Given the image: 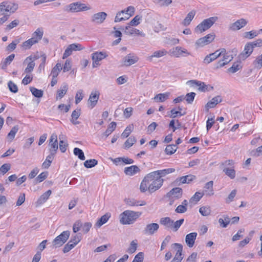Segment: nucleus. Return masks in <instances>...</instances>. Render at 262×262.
Listing matches in <instances>:
<instances>
[{
    "mask_svg": "<svg viewBox=\"0 0 262 262\" xmlns=\"http://www.w3.org/2000/svg\"><path fill=\"white\" fill-rule=\"evenodd\" d=\"M164 179H160L152 172L146 174L142 181L140 189L142 192L148 191L152 193L159 189L163 185Z\"/></svg>",
    "mask_w": 262,
    "mask_h": 262,
    "instance_id": "nucleus-1",
    "label": "nucleus"
},
{
    "mask_svg": "<svg viewBox=\"0 0 262 262\" xmlns=\"http://www.w3.org/2000/svg\"><path fill=\"white\" fill-rule=\"evenodd\" d=\"M141 214V212L125 210L120 215V222L123 225L132 224Z\"/></svg>",
    "mask_w": 262,
    "mask_h": 262,
    "instance_id": "nucleus-2",
    "label": "nucleus"
},
{
    "mask_svg": "<svg viewBox=\"0 0 262 262\" xmlns=\"http://www.w3.org/2000/svg\"><path fill=\"white\" fill-rule=\"evenodd\" d=\"M18 8L17 4L10 1H4L0 4V15L3 14L11 15Z\"/></svg>",
    "mask_w": 262,
    "mask_h": 262,
    "instance_id": "nucleus-3",
    "label": "nucleus"
},
{
    "mask_svg": "<svg viewBox=\"0 0 262 262\" xmlns=\"http://www.w3.org/2000/svg\"><path fill=\"white\" fill-rule=\"evenodd\" d=\"M91 9V7L89 5L82 3L80 2H76L67 6L65 11L71 13H77Z\"/></svg>",
    "mask_w": 262,
    "mask_h": 262,
    "instance_id": "nucleus-4",
    "label": "nucleus"
},
{
    "mask_svg": "<svg viewBox=\"0 0 262 262\" xmlns=\"http://www.w3.org/2000/svg\"><path fill=\"white\" fill-rule=\"evenodd\" d=\"M135 13V8L133 6H129L126 9L123 10L117 13L115 18V23L125 20L134 15Z\"/></svg>",
    "mask_w": 262,
    "mask_h": 262,
    "instance_id": "nucleus-5",
    "label": "nucleus"
},
{
    "mask_svg": "<svg viewBox=\"0 0 262 262\" xmlns=\"http://www.w3.org/2000/svg\"><path fill=\"white\" fill-rule=\"evenodd\" d=\"M217 20L218 17L217 16H213L205 19L196 26L195 31L202 33L209 29Z\"/></svg>",
    "mask_w": 262,
    "mask_h": 262,
    "instance_id": "nucleus-6",
    "label": "nucleus"
},
{
    "mask_svg": "<svg viewBox=\"0 0 262 262\" xmlns=\"http://www.w3.org/2000/svg\"><path fill=\"white\" fill-rule=\"evenodd\" d=\"M70 234L69 231H64L57 236L53 241V245L55 247H59L64 244L69 238Z\"/></svg>",
    "mask_w": 262,
    "mask_h": 262,
    "instance_id": "nucleus-7",
    "label": "nucleus"
},
{
    "mask_svg": "<svg viewBox=\"0 0 262 262\" xmlns=\"http://www.w3.org/2000/svg\"><path fill=\"white\" fill-rule=\"evenodd\" d=\"M220 52H223L222 53L223 59L219 60L216 64V68L217 69L223 67L230 62L233 58L232 55L227 52L225 49H221Z\"/></svg>",
    "mask_w": 262,
    "mask_h": 262,
    "instance_id": "nucleus-8",
    "label": "nucleus"
},
{
    "mask_svg": "<svg viewBox=\"0 0 262 262\" xmlns=\"http://www.w3.org/2000/svg\"><path fill=\"white\" fill-rule=\"evenodd\" d=\"M214 37L215 34L214 33L208 34L205 36L198 39L195 45L198 48L203 47L211 43L214 39Z\"/></svg>",
    "mask_w": 262,
    "mask_h": 262,
    "instance_id": "nucleus-9",
    "label": "nucleus"
},
{
    "mask_svg": "<svg viewBox=\"0 0 262 262\" xmlns=\"http://www.w3.org/2000/svg\"><path fill=\"white\" fill-rule=\"evenodd\" d=\"M159 225L157 223H149L146 225L143 230V233L146 235H154L159 230Z\"/></svg>",
    "mask_w": 262,
    "mask_h": 262,
    "instance_id": "nucleus-10",
    "label": "nucleus"
},
{
    "mask_svg": "<svg viewBox=\"0 0 262 262\" xmlns=\"http://www.w3.org/2000/svg\"><path fill=\"white\" fill-rule=\"evenodd\" d=\"M58 148L57 136L53 133L50 137L49 144L50 153L56 154Z\"/></svg>",
    "mask_w": 262,
    "mask_h": 262,
    "instance_id": "nucleus-11",
    "label": "nucleus"
},
{
    "mask_svg": "<svg viewBox=\"0 0 262 262\" xmlns=\"http://www.w3.org/2000/svg\"><path fill=\"white\" fill-rule=\"evenodd\" d=\"M248 20L245 18H241L230 25L229 30L231 31H236L246 26Z\"/></svg>",
    "mask_w": 262,
    "mask_h": 262,
    "instance_id": "nucleus-12",
    "label": "nucleus"
},
{
    "mask_svg": "<svg viewBox=\"0 0 262 262\" xmlns=\"http://www.w3.org/2000/svg\"><path fill=\"white\" fill-rule=\"evenodd\" d=\"M107 15L104 12L95 13L91 16V21L96 24H101L105 20Z\"/></svg>",
    "mask_w": 262,
    "mask_h": 262,
    "instance_id": "nucleus-13",
    "label": "nucleus"
},
{
    "mask_svg": "<svg viewBox=\"0 0 262 262\" xmlns=\"http://www.w3.org/2000/svg\"><path fill=\"white\" fill-rule=\"evenodd\" d=\"M254 48L249 42L247 43L244 47V51L238 55L239 60H244L249 57L253 51Z\"/></svg>",
    "mask_w": 262,
    "mask_h": 262,
    "instance_id": "nucleus-14",
    "label": "nucleus"
},
{
    "mask_svg": "<svg viewBox=\"0 0 262 262\" xmlns=\"http://www.w3.org/2000/svg\"><path fill=\"white\" fill-rule=\"evenodd\" d=\"M138 58L133 54H128L125 56L122 59L123 66L128 67L135 63L138 60Z\"/></svg>",
    "mask_w": 262,
    "mask_h": 262,
    "instance_id": "nucleus-15",
    "label": "nucleus"
},
{
    "mask_svg": "<svg viewBox=\"0 0 262 262\" xmlns=\"http://www.w3.org/2000/svg\"><path fill=\"white\" fill-rule=\"evenodd\" d=\"M183 53L186 55H190V53L186 49L179 46L173 48L170 50V55L176 57L182 56Z\"/></svg>",
    "mask_w": 262,
    "mask_h": 262,
    "instance_id": "nucleus-16",
    "label": "nucleus"
},
{
    "mask_svg": "<svg viewBox=\"0 0 262 262\" xmlns=\"http://www.w3.org/2000/svg\"><path fill=\"white\" fill-rule=\"evenodd\" d=\"M195 179V176L189 174L177 178L175 181V183L177 185H180L185 183L188 184L194 180Z\"/></svg>",
    "mask_w": 262,
    "mask_h": 262,
    "instance_id": "nucleus-17",
    "label": "nucleus"
},
{
    "mask_svg": "<svg viewBox=\"0 0 262 262\" xmlns=\"http://www.w3.org/2000/svg\"><path fill=\"white\" fill-rule=\"evenodd\" d=\"M175 169L173 168H169L162 170H159L152 171V172L159 179H163L162 178L166 175L174 172Z\"/></svg>",
    "mask_w": 262,
    "mask_h": 262,
    "instance_id": "nucleus-18",
    "label": "nucleus"
},
{
    "mask_svg": "<svg viewBox=\"0 0 262 262\" xmlns=\"http://www.w3.org/2000/svg\"><path fill=\"white\" fill-rule=\"evenodd\" d=\"M223 52H220V49L216 50L213 53H211L208 55H207L205 58L204 59V63L208 64L213 60L217 59L218 57L222 56V53Z\"/></svg>",
    "mask_w": 262,
    "mask_h": 262,
    "instance_id": "nucleus-19",
    "label": "nucleus"
},
{
    "mask_svg": "<svg viewBox=\"0 0 262 262\" xmlns=\"http://www.w3.org/2000/svg\"><path fill=\"white\" fill-rule=\"evenodd\" d=\"M222 99L220 96L213 97L205 105L206 109L208 111L209 108H214L218 103L221 102Z\"/></svg>",
    "mask_w": 262,
    "mask_h": 262,
    "instance_id": "nucleus-20",
    "label": "nucleus"
},
{
    "mask_svg": "<svg viewBox=\"0 0 262 262\" xmlns=\"http://www.w3.org/2000/svg\"><path fill=\"white\" fill-rule=\"evenodd\" d=\"M196 236V232H192L186 235L185 242L189 247L191 248L193 246Z\"/></svg>",
    "mask_w": 262,
    "mask_h": 262,
    "instance_id": "nucleus-21",
    "label": "nucleus"
},
{
    "mask_svg": "<svg viewBox=\"0 0 262 262\" xmlns=\"http://www.w3.org/2000/svg\"><path fill=\"white\" fill-rule=\"evenodd\" d=\"M99 97V94L98 92L91 93L88 102L90 103L91 108H93L97 104Z\"/></svg>",
    "mask_w": 262,
    "mask_h": 262,
    "instance_id": "nucleus-22",
    "label": "nucleus"
},
{
    "mask_svg": "<svg viewBox=\"0 0 262 262\" xmlns=\"http://www.w3.org/2000/svg\"><path fill=\"white\" fill-rule=\"evenodd\" d=\"M107 56V55L105 52H96L93 53L92 55V58L93 61H94V64H95L96 62H99V61L106 58Z\"/></svg>",
    "mask_w": 262,
    "mask_h": 262,
    "instance_id": "nucleus-23",
    "label": "nucleus"
},
{
    "mask_svg": "<svg viewBox=\"0 0 262 262\" xmlns=\"http://www.w3.org/2000/svg\"><path fill=\"white\" fill-rule=\"evenodd\" d=\"M169 196H172V199H178L182 196V189L179 187L172 189L168 193Z\"/></svg>",
    "mask_w": 262,
    "mask_h": 262,
    "instance_id": "nucleus-24",
    "label": "nucleus"
},
{
    "mask_svg": "<svg viewBox=\"0 0 262 262\" xmlns=\"http://www.w3.org/2000/svg\"><path fill=\"white\" fill-rule=\"evenodd\" d=\"M213 184V182L212 181H210L206 183L204 186V193L206 196H210L214 194Z\"/></svg>",
    "mask_w": 262,
    "mask_h": 262,
    "instance_id": "nucleus-25",
    "label": "nucleus"
},
{
    "mask_svg": "<svg viewBox=\"0 0 262 262\" xmlns=\"http://www.w3.org/2000/svg\"><path fill=\"white\" fill-rule=\"evenodd\" d=\"M68 89V84L63 83L60 89L57 91L56 98L57 100L61 99L67 93Z\"/></svg>",
    "mask_w": 262,
    "mask_h": 262,
    "instance_id": "nucleus-26",
    "label": "nucleus"
},
{
    "mask_svg": "<svg viewBox=\"0 0 262 262\" xmlns=\"http://www.w3.org/2000/svg\"><path fill=\"white\" fill-rule=\"evenodd\" d=\"M140 171V168L136 165H132L124 168V173L128 176H133Z\"/></svg>",
    "mask_w": 262,
    "mask_h": 262,
    "instance_id": "nucleus-27",
    "label": "nucleus"
},
{
    "mask_svg": "<svg viewBox=\"0 0 262 262\" xmlns=\"http://www.w3.org/2000/svg\"><path fill=\"white\" fill-rule=\"evenodd\" d=\"M159 222L160 224L164 226L166 229H171L173 220L169 217H164L160 219Z\"/></svg>",
    "mask_w": 262,
    "mask_h": 262,
    "instance_id": "nucleus-28",
    "label": "nucleus"
},
{
    "mask_svg": "<svg viewBox=\"0 0 262 262\" xmlns=\"http://www.w3.org/2000/svg\"><path fill=\"white\" fill-rule=\"evenodd\" d=\"M51 193L52 191L51 190H48L47 191L39 197L37 201V203L39 205H40L46 202L49 199Z\"/></svg>",
    "mask_w": 262,
    "mask_h": 262,
    "instance_id": "nucleus-29",
    "label": "nucleus"
},
{
    "mask_svg": "<svg viewBox=\"0 0 262 262\" xmlns=\"http://www.w3.org/2000/svg\"><path fill=\"white\" fill-rule=\"evenodd\" d=\"M173 246L176 247L177 249V252L175 254L174 258L178 259H180V260H182L183 259L182 257V250H183V246L181 244L178 243H175L173 245Z\"/></svg>",
    "mask_w": 262,
    "mask_h": 262,
    "instance_id": "nucleus-30",
    "label": "nucleus"
},
{
    "mask_svg": "<svg viewBox=\"0 0 262 262\" xmlns=\"http://www.w3.org/2000/svg\"><path fill=\"white\" fill-rule=\"evenodd\" d=\"M14 57L15 55L14 54H12L8 56L7 58H6L1 63L2 69H5L7 68V66L10 64L11 62L13 61Z\"/></svg>",
    "mask_w": 262,
    "mask_h": 262,
    "instance_id": "nucleus-31",
    "label": "nucleus"
},
{
    "mask_svg": "<svg viewBox=\"0 0 262 262\" xmlns=\"http://www.w3.org/2000/svg\"><path fill=\"white\" fill-rule=\"evenodd\" d=\"M37 42V40L36 39V38L32 37L28 40L24 42L22 45V47H23L25 49H30L33 45Z\"/></svg>",
    "mask_w": 262,
    "mask_h": 262,
    "instance_id": "nucleus-32",
    "label": "nucleus"
},
{
    "mask_svg": "<svg viewBox=\"0 0 262 262\" xmlns=\"http://www.w3.org/2000/svg\"><path fill=\"white\" fill-rule=\"evenodd\" d=\"M24 63L27 64V67L25 70V72L26 73H31L33 70L34 67L35 66V62L31 60H27V58L25 60Z\"/></svg>",
    "mask_w": 262,
    "mask_h": 262,
    "instance_id": "nucleus-33",
    "label": "nucleus"
},
{
    "mask_svg": "<svg viewBox=\"0 0 262 262\" xmlns=\"http://www.w3.org/2000/svg\"><path fill=\"white\" fill-rule=\"evenodd\" d=\"M195 14V12L194 11H190L186 16L185 18L183 21L184 26H188L190 24L191 21L192 20Z\"/></svg>",
    "mask_w": 262,
    "mask_h": 262,
    "instance_id": "nucleus-34",
    "label": "nucleus"
},
{
    "mask_svg": "<svg viewBox=\"0 0 262 262\" xmlns=\"http://www.w3.org/2000/svg\"><path fill=\"white\" fill-rule=\"evenodd\" d=\"M252 64L256 69H260L262 68V54L255 58Z\"/></svg>",
    "mask_w": 262,
    "mask_h": 262,
    "instance_id": "nucleus-35",
    "label": "nucleus"
},
{
    "mask_svg": "<svg viewBox=\"0 0 262 262\" xmlns=\"http://www.w3.org/2000/svg\"><path fill=\"white\" fill-rule=\"evenodd\" d=\"M198 90L201 92L209 91L213 90V87L210 85H206L204 82H199Z\"/></svg>",
    "mask_w": 262,
    "mask_h": 262,
    "instance_id": "nucleus-36",
    "label": "nucleus"
},
{
    "mask_svg": "<svg viewBox=\"0 0 262 262\" xmlns=\"http://www.w3.org/2000/svg\"><path fill=\"white\" fill-rule=\"evenodd\" d=\"M167 54V52L165 49L156 51L154 52L153 54L149 57V59L151 60L153 57L160 58L163 56L166 55Z\"/></svg>",
    "mask_w": 262,
    "mask_h": 262,
    "instance_id": "nucleus-37",
    "label": "nucleus"
},
{
    "mask_svg": "<svg viewBox=\"0 0 262 262\" xmlns=\"http://www.w3.org/2000/svg\"><path fill=\"white\" fill-rule=\"evenodd\" d=\"M230 222V219L227 215H224L223 219L220 218L219 220L220 225L222 228H226Z\"/></svg>",
    "mask_w": 262,
    "mask_h": 262,
    "instance_id": "nucleus-38",
    "label": "nucleus"
},
{
    "mask_svg": "<svg viewBox=\"0 0 262 262\" xmlns=\"http://www.w3.org/2000/svg\"><path fill=\"white\" fill-rule=\"evenodd\" d=\"M56 154H52V153H50L49 155H48L47 157L46 160L42 163V167L43 168H48L50 166V164L52 163V162L54 159V156Z\"/></svg>",
    "mask_w": 262,
    "mask_h": 262,
    "instance_id": "nucleus-39",
    "label": "nucleus"
},
{
    "mask_svg": "<svg viewBox=\"0 0 262 262\" xmlns=\"http://www.w3.org/2000/svg\"><path fill=\"white\" fill-rule=\"evenodd\" d=\"M258 35L257 31L252 30L249 32H245L243 33V37L248 39H251Z\"/></svg>",
    "mask_w": 262,
    "mask_h": 262,
    "instance_id": "nucleus-40",
    "label": "nucleus"
},
{
    "mask_svg": "<svg viewBox=\"0 0 262 262\" xmlns=\"http://www.w3.org/2000/svg\"><path fill=\"white\" fill-rule=\"evenodd\" d=\"M20 41V39H15L6 47V51L8 52H12L16 49L17 45L18 44Z\"/></svg>",
    "mask_w": 262,
    "mask_h": 262,
    "instance_id": "nucleus-41",
    "label": "nucleus"
},
{
    "mask_svg": "<svg viewBox=\"0 0 262 262\" xmlns=\"http://www.w3.org/2000/svg\"><path fill=\"white\" fill-rule=\"evenodd\" d=\"M110 216L108 215V214H107L102 215L98 220L95 225L98 227H100L101 226H102L103 224H104L107 222Z\"/></svg>",
    "mask_w": 262,
    "mask_h": 262,
    "instance_id": "nucleus-42",
    "label": "nucleus"
},
{
    "mask_svg": "<svg viewBox=\"0 0 262 262\" xmlns=\"http://www.w3.org/2000/svg\"><path fill=\"white\" fill-rule=\"evenodd\" d=\"M116 123L115 122H112L108 125L107 129L104 133L103 135L105 137H108L116 128Z\"/></svg>",
    "mask_w": 262,
    "mask_h": 262,
    "instance_id": "nucleus-43",
    "label": "nucleus"
},
{
    "mask_svg": "<svg viewBox=\"0 0 262 262\" xmlns=\"http://www.w3.org/2000/svg\"><path fill=\"white\" fill-rule=\"evenodd\" d=\"M30 90L32 95L37 98H41L43 96V92L41 90H38L34 87H30Z\"/></svg>",
    "mask_w": 262,
    "mask_h": 262,
    "instance_id": "nucleus-44",
    "label": "nucleus"
},
{
    "mask_svg": "<svg viewBox=\"0 0 262 262\" xmlns=\"http://www.w3.org/2000/svg\"><path fill=\"white\" fill-rule=\"evenodd\" d=\"M61 70L62 68L61 64L60 63H57L52 70L51 75L52 77H57Z\"/></svg>",
    "mask_w": 262,
    "mask_h": 262,
    "instance_id": "nucleus-45",
    "label": "nucleus"
},
{
    "mask_svg": "<svg viewBox=\"0 0 262 262\" xmlns=\"http://www.w3.org/2000/svg\"><path fill=\"white\" fill-rule=\"evenodd\" d=\"M205 194L204 192H196L195 194L190 198V202H197L200 200L203 196Z\"/></svg>",
    "mask_w": 262,
    "mask_h": 262,
    "instance_id": "nucleus-46",
    "label": "nucleus"
},
{
    "mask_svg": "<svg viewBox=\"0 0 262 262\" xmlns=\"http://www.w3.org/2000/svg\"><path fill=\"white\" fill-rule=\"evenodd\" d=\"M184 219H180L179 220H178L176 222H174L173 221V223H172V227L171 229L174 232H176L178 230L180 226L182 225V224L184 223Z\"/></svg>",
    "mask_w": 262,
    "mask_h": 262,
    "instance_id": "nucleus-47",
    "label": "nucleus"
},
{
    "mask_svg": "<svg viewBox=\"0 0 262 262\" xmlns=\"http://www.w3.org/2000/svg\"><path fill=\"white\" fill-rule=\"evenodd\" d=\"M199 212L203 216H206L210 215L211 213V209L209 206H202L199 209Z\"/></svg>",
    "mask_w": 262,
    "mask_h": 262,
    "instance_id": "nucleus-48",
    "label": "nucleus"
},
{
    "mask_svg": "<svg viewBox=\"0 0 262 262\" xmlns=\"http://www.w3.org/2000/svg\"><path fill=\"white\" fill-rule=\"evenodd\" d=\"M169 97V94L168 93H164V94H159L157 95L154 98V100L157 101L159 102H164Z\"/></svg>",
    "mask_w": 262,
    "mask_h": 262,
    "instance_id": "nucleus-49",
    "label": "nucleus"
},
{
    "mask_svg": "<svg viewBox=\"0 0 262 262\" xmlns=\"http://www.w3.org/2000/svg\"><path fill=\"white\" fill-rule=\"evenodd\" d=\"M98 161L96 159H90L86 160L84 162V166L88 168H91L94 167L95 166L97 165Z\"/></svg>",
    "mask_w": 262,
    "mask_h": 262,
    "instance_id": "nucleus-50",
    "label": "nucleus"
},
{
    "mask_svg": "<svg viewBox=\"0 0 262 262\" xmlns=\"http://www.w3.org/2000/svg\"><path fill=\"white\" fill-rule=\"evenodd\" d=\"M73 152H74V154L75 156H77L78 157V158L79 159H80L81 160H85V158L84 153L81 149L77 148V147H75V148H74V149L73 150Z\"/></svg>",
    "mask_w": 262,
    "mask_h": 262,
    "instance_id": "nucleus-51",
    "label": "nucleus"
},
{
    "mask_svg": "<svg viewBox=\"0 0 262 262\" xmlns=\"http://www.w3.org/2000/svg\"><path fill=\"white\" fill-rule=\"evenodd\" d=\"M223 171L231 179H233L235 177V171L234 169L224 168Z\"/></svg>",
    "mask_w": 262,
    "mask_h": 262,
    "instance_id": "nucleus-52",
    "label": "nucleus"
},
{
    "mask_svg": "<svg viewBox=\"0 0 262 262\" xmlns=\"http://www.w3.org/2000/svg\"><path fill=\"white\" fill-rule=\"evenodd\" d=\"M136 142L135 137L131 136L124 143V146L125 148H129Z\"/></svg>",
    "mask_w": 262,
    "mask_h": 262,
    "instance_id": "nucleus-53",
    "label": "nucleus"
},
{
    "mask_svg": "<svg viewBox=\"0 0 262 262\" xmlns=\"http://www.w3.org/2000/svg\"><path fill=\"white\" fill-rule=\"evenodd\" d=\"M133 128L134 126L133 124H130L128 126H127L124 130V132L121 134V136L123 138L128 137L129 135L130 134V133L132 132Z\"/></svg>",
    "mask_w": 262,
    "mask_h": 262,
    "instance_id": "nucleus-54",
    "label": "nucleus"
},
{
    "mask_svg": "<svg viewBox=\"0 0 262 262\" xmlns=\"http://www.w3.org/2000/svg\"><path fill=\"white\" fill-rule=\"evenodd\" d=\"M242 68V66L239 62H234L231 67L228 69V71L232 73H234Z\"/></svg>",
    "mask_w": 262,
    "mask_h": 262,
    "instance_id": "nucleus-55",
    "label": "nucleus"
},
{
    "mask_svg": "<svg viewBox=\"0 0 262 262\" xmlns=\"http://www.w3.org/2000/svg\"><path fill=\"white\" fill-rule=\"evenodd\" d=\"M18 130V127L17 126H14L10 132L8 134L7 137L11 141H12L15 137V136Z\"/></svg>",
    "mask_w": 262,
    "mask_h": 262,
    "instance_id": "nucleus-56",
    "label": "nucleus"
},
{
    "mask_svg": "<svg viewBox=\"0 0 262 262\" xmlns=\"http://www.w3.org/2000/svg\"><path fill=\"white\" fill-rule=\"evenodd\" d=\"M177 147L176 145H167L165 149V152L167 155H172L176 151Z\"/></svg>",
    "mask_w": 262,
    "mask_h": 262,
    "instance_id": "nucleus-57",
    "label": "nucleus"
},
{
    "mask_svg": "<svg viewBox=\"0 0 262 262\" xmlns=\"http://www.w3.org/2000/svg\"><path fill=\"white\" fill-rule=\"evenodd\" d=\"M154 3L161 7L167 6L171 4L172 0H155Z\"/></svg>",
    "mask_w": 262,
    "mask_h": 262,
    "instance_id": "nucleus-58",
    "label": "nucleus"
},
{
    "mask_svg": "<svg viewBox=\"0 0 262 262\" xmlns=\"http://www.w3.org/2000/svg\"><path fill=\"white\" fill-rule=\"evenodd\" d=\"M195 95V93L194 92L189 93L186 94L184 98L186 99L188 103L191 104L194 100Z\"/></svg>",
    "mask_w": 262,
    "mask_h": 262,
    "instance_id": "nucleus-59",
    "label": "nucleus"
},
{
    "mask_svg": "<svg viewBox=\"0 0 262 262\" xmlns=\"http://www.w3.org/2000/svg\"><path fill=\"white\" fill-rule=\"evenodd\" d=\"M170 117L171 118H176L178 116H182L186 114V112L182 113L180 111H177L175 109H172L170 111Z\"/></svg>",
    "mask_w": 262,
    "mask_h": 262,
    "instance_id": "nucleus-60",
    "label": "nucleus"
},
{
    "mask_svg": "<svg viewBox=\"0 0 262 262\" xmlns=\"http://www.w3.org/2000/svg\"><path fill=\"white\" fill-rule=\"evenodd\" d=\"M137 248V243L135 241H133L130 243L129 247L127 249V251L129 253L132 254V253H134L136 251Z\"/></svg>",
    "mask_w": 262,
    "mask_h": 262,
    "instance_id": "nucleus-61",
    "label": "nucleus"
},
{
    "mask_svg": "<svg viewBox=\"0 0 262 262\" xmlns=\"http://www.w3.org/2000/svg\"><path fill=\"white\" fill-rule=\"evenodd\" d=\"M83 91L79 90L77 91L75 96V103H79L83 98Z\"/></svg>",
    "mask_w": 262,
    "mask_h": 262,
    "instance_id": "nucleus-62",
    "label": "nucleus"
},
{
    "mask_svg": "<svg viewBox=\"0 0 262 262\" xmlns=\"http://www.w3.org/2000/svg\"><path fill=\"white\" fill-rule=\"evenodd\" d=\"M11 168V165L9 163L4 164L0 167V172L3 174H5Z\"/></svg>",
    "mask_w": 262,
    "mask_h": 262,
    "instance_id": "nucleus-63",
    "label": "nucleus"
},
{
    "mask_svg": "<svg viewBox=\"0 0 262 262\" xmlns=\"http://www.w3.org/2000/svg\"><path fill=\"white\" fill-rule=\"evenodd\" d=\"M144 259V253L139 252L134 257L132 262H143Z\"/></svg>",
    "mask_w": 262,
    "mask_h": 262,
    "instance_id": "nucleus-64",
    "label": "nucleus"
}]
</instances>
